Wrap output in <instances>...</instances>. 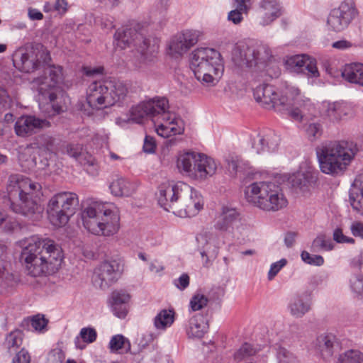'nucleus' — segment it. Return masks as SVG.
Here are the masks:
<instances>
[{
    "label": "nucleus",
    "mask_w": 363,
    "mask_h": 363,
    "mask_svg": "<svg viewBox=\"0 0 363 363\" xmlns=\"http://www.w3.org/2000/svg\"><path fill=\"white\" fill-rule=\"evenodd\" d=\"M62 259L61 247L50 239L38 235L24 238L26 271L31 277L55 273Z\"/></svg>",
    "instance_id": "f257e3e1"
},
{
    "label": "nucleus",
    "mask_w": 363,
    "mask_h": 363,
    "mask_svg": "<svg viewBox=\"0 0 363 363\" xmlns=\"http://www.w3.org/2000/svg\"><path fill=\"white\" fill-rule=\"evenodd\" d=\"M253 95L264 108L274 109L297 121L302 120L305 109L311 104L310 100L304 99L295 87L286 88L281 93L274 86L263 84L254 89Z\"/></svg>",
    "instance_id": "f03ea898"
},
{
    "label": "nucleus",
    "mask_w": 363,
    "mask_h": 363,
    "mask_svg": "<svg viewBox=\"0 0 363 363\" xmlns=\"http://www.w3.org/2000/svg\"><path fill=\"white\" fill-rule=\"evenodd\" d=\"M158 203L165 211L179 217H192L203 209L201 193L183 182L163 184L160 186Z\"/></svg>",
    "instance_id": "7ed1b4c3"
},
{
    "label": "nucleus",
    "mask_w": 363,
    "mask_h": 363,
    "mask_svg": "<svg viewBox=\"0 0 363 363\" xmlns=\"http://www.w3.org/2000/svg\"><path fill=\"white\" fill-rule=\"evenodd\" d=\"M168 100L165 98L152 99L133 106L130 111V121L142 123L147 118H157L156 131L163 138L181 135L184 133V122L174 113L167 111Z\"/></svg>",
    "instance_id": "20e7f679"
},
{
    "label": "nucleus",
    "mask_w": 363,
    "mask_h": 363,
    "mask_svg": "<svg viewBox=\"0 0 363 363\" xmlns=\"http://www.w3.org/2000/svg\"><path fill=\"white\" fill-rule=\"evenodd\" d=\"M358 151L357 144L351 141H333L323 144L316 149L320 170L327 174H342Z\"/></svg>",
    "instance_id": "39448f33"
},
{
    "label": "nucleus",
    "mask_w": 363,
    "mask_h": 363,
    "mask_svg": "<svg viewBox=\"0 0 363 363\" xmlns=\"http://www.w3.org/2000/svg\"><path fill=\"white\" fill-rule=\"evenodd\" d=\"M83 225L96 235L111 236L120 228V216L116 207L99 201H91L82 212Z\"/></svg>",
    "instance_id": "423d86ee"
},
{
    "label": "nucleus",
    "mask_w": 363,
    "mask_h": 363,
    "mask_svg": "<svg viewBox=\"0 0 363 363\" xmlns=\"http://www.w3.org/2000/svg\"><path fill=\"white\" fill-rule=\"evenodd\" d=\"M272 58L268 45L255 41L237 45L232 53V59L238 66L257 67L264 69L271 77H277L280 74V69L272 62Z\"/></svg>",
    "instance_id": "0eeeda50"
},
{
    "label": "nucleus",
    "mask_w": 363,
    "mask_h": 363,
    "mask_svg": "<svg viewBox=\"0 0 363 363\" xmlns=\"http://www.w3.org/2000/svg\"><path fill=\"white\" fill-rule=\"evenodd\" d=\"M190 68L196 79L205 86L216 85L224 71L220 52L210 48H199L191 53Z\"/></svg>",
    "instance_id": "6e6552de"
},
{
    "label": "nucleus",
    "mask_w": 363,
    "mask_h": 363,
    "mask_svg": "<svg viewBox=\"0 0 363 363\" xmlns=\"http://www.w3.org/2000/svg\"><path fill=\"white\" fill-rule=\"evenodd\" d=\"M246 201L266 211H277L285 208L288 201L279 185L272 182H256L244 190Z\"/></svg>",
    "instance_id": "1a4fd4ad"
},
{
    "label": "nucleus",
    "mask_w": 363,
    "mask_h": 363,
    "mask_svg": "<svg viewBox=\"0 0 363 363\" xmlns=\"http://www.w3.org/2000/svg\"><path fill=\"white\" fill-rule=\"evenodd\" d=\"M43 76L35 78L31 82V89L38 92L37 96L39 108L43 110L45 106L52 108L54 113L62 112V107L57 101L60 92L59 84L62 79L61 67L46 66Z\"/></svg>",
    "instance_id": "9d476101"
},
{
    "label": "nucleus",
    "mask_w": 363,
    "mask_h": 363,
    "mask_svg": "<svg viewBox=\"0 0 363 363\" xmlns=\"http://www.w3.org/2000/svg\"><path fill=\"white\" fill-rule=\"evenodd\" d=\"M128 93L126 86L121 82H94L86 91V101L90 107L102 109L124 99Z\"/></svg>",
    "instance_id": "9b49d317"
},
{
    "label": "nucleus",
    "mask_w": 363,
    "mask_h": 363,
    "mask_svg": "<svg viewBox=\"0 0 363 363\" xmlns=\"http://www.w3.org/2000/svg\"><path fill=\"white\" fill-rule=\"evenodd\" d=\"M177 166L182 174L199 181L213 176L218 168L214 159L196 152L180 154L177 158Z\"/></svg>",
    "instance_id": "f8f14e48"
},
{
    "label": "nucleus",
    "mask_w": 363,
    "mask_h": 363,
    "mask_svg": "<svg viewBox=\"0 0 363 363\" xmlns=\"http://www.w3.org/2000/svg\"><path fill=\"white\" fill-rule=\"evenodd\" d=\"M114 43L121 49L130 45L135 47L144 63L152 62L159 48L156 39L147 38L142 32L132 28L118 29L114 35Z\"/></svg>",
    "instance_id": "ddd939ff"
},
{
    "label": "nucleus",
    "mask_w": 363,
    "mask_h": 363,
    "mask_svg": "<svg viewBox=\"0 0 363 363\" xmlns=\"http://www.w3.org/2000/svg\"><path fill=\"white\" fill-rule=\"evenodd\" d=\"M78 205L79 199L75 193L62 191L56 194L50 199L47 208L50 221L56 227L65 225L75 213Z\"/></svg>",
    "instance_id": "4468645a"
},
{
    "label": "nucleus",
    "mask_w": 363,
    "mask_h": 363,
    "mask_svg": "<svg viewBox=\"0 0 363 363\" xmlns=\"http://www.w3.org/2000/svg\"><path fill=\"white\" fill-rule=\"evenodd\" d=\"M24 219L33 223L40 219L43 208L38 203L41 196V185L24 177Z\"/></svg>",
    "instance_id": "2eb2a0df"
},
{
    "label": "nucleus",
    "mask_w": 363,
    "mask_h": 363,
    "mask_svg": "<svg viewBox=\"0 0 363 363\" xmlns=\"http://www.w3.org/2000/svg\"><path fill=\"white\" fill-rule=\"evenodd\" d=\"M357 16V10L354 2L347 0L330 11L327 23L331 30L340 32L347 28Z\"/></svg>",
    "instance_id": "dca6fc26"
},
{
    "label": "nucleus",
    "mask_w": 363,
    "mask_h": 363,
    "mask_svg": "<svg viewBox=\"0 0 363 363\" xmlns=\"http://www.w3.org/2000/svg\"><path fill=\"white\" fill-rule=\"evenodd\" d=\"M121 272L122 266L119 262L105 261L95 269L94 284L101 289H107L118 279Z\"/></svg>",
    "instance_id": "f3484780"
},
{
    "label": "nucleus",
    "mask_w": 363,
    "mask_h": 363,
    "mask_svg": "<svg viewBox=\"0 0 363 363\" xmlns=\"http://www.w3.org/2000/svg\"><path fill=\"white\" fill-rule=\"evenodd\" d=\"M24 51V72H30L50 60L49 52L40 43H28Z\"/></svg>",
    "instance_id": "a211bd4d"
},
{
    "label": "nucleus",
    "mask_w": 363,
    "mask_h": 363,
    "mask_svg": "<svg viewBox=\"0 0 363 363\" xmlns=\"http://www.w3.org/2000/svg\"><path fill=\"white\" fill-rule=\"evenodd\" d=\"M285 65L291 72L303 73L308 77L317 78L319 77L315 59L308 55H296L289 57L285 62Z\"/></svg>",
    "instance_id": "6ab92c4d"
},
{
    "label": "nucleus",
    "mask_w": 363,
    "mask_h": 363,
    "mask_svg": "<svg viewBox=\"0 0 363 363\" xmlns=\"http://www.w3.org/2000/svg\"><path fill=\"white\" fill-rule=\"evenodd\" d=\"M240 223V214L235 208L223 206L214 226L220 231L233 234Z\"/></svg>",
    "instance_id": "aec40b11"
},
{
    "label": "nucleus",
    "mask_w": 363,
    "mask_h": 363,
    "mask_svg": "<svg viewBox=\"0 0 363 363\" xmlns=\"http://www.w3.org/2000/svg\"><path fill=\"white\" fill-rule=\"evenodd\" d=\"M8 198L11 209L16 213H23V176L11 175L7 186Z\"/></svg>",
    "instance_id": "412c9836"
},
{
    "label": "nucleus",
    "mask_w": 363,
    "mask_h": 363,
    "mask_svg": "<svg viewBox=\"0 0 363 363\" xmlns=\"http://www.w3.org/2000/svg\"><path fill=\"white\" fill-rule=\"evenodd\" d=\"M315 348L323 359H328L341 350L342 345L334 334L323 333L317 337Z\"/></svg>",
    "instance_id": "4be33fe9"
},
{
    "label": "nucleus",
    "mask_w": 363,
    "mask_h": 363,
    "mask_svg": "<svg viewBox=\"0 0 363 363\" xmlns=\"http://www.w3.org/2000/svg\"><path fill=\"white\" fill-rule=\"evenodd\" d=\"M259 23L262 26L270 25L282 14V6L279 0H261L259 3Z\"/></svg>",
    "instance_id": "5701e85b"
},
{
    "label": "nucleus",
    "mask_w": 363,
    "mask_h": 363,
    "mask_svg": "<svg viewBox=\"0 0 363 363\" xmlns=\"http://www.w3.org/2000/svg\"><path fill=\"white\" fill-rule=\"evenodd\" d=\"M36 143L27 145L24 149V155L30 154V160H26L28 165L31 167L36 164L35 153H38L40 150L45 151L46 153L51 154L55 150V139L49 135H41L36 139Z\"/></svg>",
    "instance_id": "b1692460"
},
{
    "label": "nucleus",
    "mask_w": 363,
    "mask_h": 363,
    "mask_svg": "<svg viewBox=\"0 0 363 363\" xmlns=\"http://www.w3.org/2000/svg\"><path fill=\"white\" fill-rule=\"evenodd\" d=\"M279 143V136L273 131H269L254 138L252 147L257 154L273 152L277 150Z\"/></svg>",
    "instance_id": "393cba45"
},
{
    "label": "nucleus",
    "mask_w": 363,
    "mask_h": 363,
    "mask_svg": "<svg viewBox=\"0 0 363 363\" xmlns=\"http://www.w3.org/2000/svg\"><path fill=\"white\" fill-rule=\"evenodd\" d=\"M130 295L124 291H114L111 294L110 304L113 314L119 318H124L128 313Z\"/></svg>",
    "instance_id": "a878e982"
},
{
    "label": "nucleus",
    "mask_w": 363,
    "mask_h": 363,
    "mask_svg": "<svg viewBox=\"0 0 363 363\" xmlns=\"http://www.w3.org/2000/svg\"><path fill=\"white\" fill-rule=\"evenodd\" d=\"M23 332L16 330H14L6 337V345L8 352L11 355H14L11 363H21V359L23 357Z\"/></svg>",
    "instance_id": "bb28decb"
},
{
    "label": "nucleus",
    "mask_w": 363,
    "mask_h": 363,
    "mask_svg": "<svg viewBox=\"0 0 363 363\" xmlns=\"http://www.w3.org/2000/svg\"><path fill=\"white\" fill-rule=\"evenodd\" d=\"M350 201L352 208L363 215V173L354 181L350 190Z\"/></svg>",
    "instance_id": "cd10ccee"
},
{
    "label": "nucleus",
    "mask_w": 363,
    "mask_h": 363,
    "mask_svg": "<svg viewBox=\"0 0 363 363\" xmlns=\"http://www.w3.org/2000/svg\"><path fill=\"white\" fill-rule=\"evenodd\" d=\"M109 189L114 196L128 197L135 192L136 185L123 177H117L110 183Z\"/></svg>",
    "instance_id": "c85d7f7f"
},
{
    "label": "nucleus",
    "mask_w": 363,
    "mask_h": 363,
    "mask_svg": "<svg viewBox=\"0 0 363 363\" xmlns=\"http://www.w3.org/2000/svg\"><path fill=\"white\" fill-rule=\"evenodd\" d=\"M288 310L293 317L301 318L311 310L310 301L306 295H296L290 300Z\"/></svg>",
    "instance_id": "c756f323"
},
{
    "label": "nucleus",
    "mask_w": 363,
    "mask_h": 363,
    "mask_svg": "<svg viewBox=\"0 0 363 363\" xmlns=\"http://www.w3.org/2000/svg\"><path fill=\"white\" fill-rule=\"evenodd\" d=\"M344 79L363 86V64L354 62L345 65L341 71Z\"/></svg>",
    "instance_id": "7c9ffc66"
},
{
    "label": "nucleus",
    "mask_w": 363,
    "mask_h": 363,
    "mask_svg": "<svg viewBox=\"0 0 363 363\" xmlns=\"http://www.w3.org/2000/svg\"><path fill=\"white\" fill-rule=\"evenodd\" d=\"M346 109V106L343 103L323 102L321 113L323 116L335 122L340 121L344 116L347 114Z\"/></svg>",
    "instance_id": "2f4dec72"
},
{
    "label": "nucleus",
    "mask_w": 363,
    "mask_h": 363,
    "mask_svg": "<svg viewBox=\"0 0 363 363\" xmlns=\"http://www.w3.org/2000/svg\"><path fill=\"white\" fill-rule=\"evenodd\" d=\"M199 245H202L201 255L202 257H206V263L208 262L209 257H216L218 254V246L215 238L212 234H203L196 238Z\"/></svg>",
    "instance_id": "473e14b6"
},
{
    "label": "nucleus",
    "mask_w": 363,
    "mask_h": 363,
    "mask_svg": "<svg viewBox=\"0 0 363 363\" xmlns=\"http://www.w3.org/2000/svg\"><path fill=\"white\" fill-rule=\"evenodd\" d=\"M50 126V122L46 119L31 115L24 116V133L32 134Z\"/></svg>",
    "instance_id": "72a5a7b5"
},
{
    "label": "nucleus",
    "mask_w": 363,
    "mask_h": 363,
    "mask_svg": "<svg viewBox=\"0 0 363 363\" xmlns=\"http://www.w3.org/2000/svg\"><path fill=\"white\" fill-rule=\"evenodd\" d=\"M207 328V323L203 317L196 315L189 320L187 334L189 337L201 338L206 333Z\"/></svg>",
    "instance_id": "f704fd0d"
},
{
    "label": "nucleus",
    "mask_w": 363,
    "mask_h": 363,
    "mask_svg": "<svg viewBox=\"0 0 363 363\" xmlns=\"http://www.w3.org/2000/svg\"><path fill=\"white\" fill-rule=\"evenodd\" d=\"M24 321L26 322L28 327H31L33 332L38 334H45L49 330V320L43 314L38 313L28 316L24 319Z\"/></svg>",
    "instance_id": "c9c22d12"
},
{
    "label": "nucleus",
    "mask_w": 363,
    "mask_h": 363,
    "mask_svg": "<svg viewBox=\"0 0 363 363\" xmlns=\"http://www.w3.org/2000/svg\"><path fill=\"white\" fill-rule=\"evenodd\" d=\"M174 320V311L173 310L163 309L155 317L154 325L157 329L165 330L172 325Z\"/></svg>",
    "instance_id": "e433bc0d"
},
{
    "label": "nucleus",
    "mask_w": 363,
    "mask_h": 363,
    "mask_svg": "<svg viewBox=\"0 0 363 363\" xmlns=\"http://www.w3.org/2000/svg\"><path fill=\"white\" fill-rule=\"evenodd\" d=\"M109 349L113 353H127L130 351V342L123 335H116L109 342Z\"/></svg>",
    "instance_id": "4c0bfd02"
},
{
    "label": "nucleus",
    "mask_w": 363,
    "mask_h": 363,
    "mask_svg": "<svg viewBox=\"0 0 363 363\" xmlns=\"http://www.w3.org/2000/svg\"><path fill=\"white\" fill-rule=\"evenodd\" d=\"M337 363H363V352L355 349L347 350L339 354Z\"/></svg>",
    "instance_id": "58836bf2"
},
{
    "label": "nucleus",
    "mask_w": 363,
    "mask_h": 363,
    "mask_svg": "<svg viewBox=\"0 0 363 363\" xmlns=\"http://www.w3.org/2000/svg\"><path fill=\"white\" fill-rule=\"evenodd\" d=\"M96 332L95 329L91 328H83L80 333L79 336H77L74 340L75 345L77 348L82 350L85 347L84 343H81V339L84 342L91 343L96 339Z\"/></svg>",
    "instance_id": "ea45409f"
},
{
    "label": "nucleus",
    "mask_w": 363,
    "mask_h": 363,
    "mask_svg": "<svg viewBox=\"0 0 363 363\" xmlns=\"http://www.w3.org/2000/svg\"><path fill=\"white\" fill-rule=\"evenodd\" d=\"M226 168L231 177H236L239 174L244 173L245 164L238 157L230 156L226 158Z\"/></svg>",
    "instance_id": "a19ab883"
},
{
    "label": "nucleus",
    "mask_w": 363,
    "mask_h": 363,
    "mask_svg": "<svg viewBox=\"0 0 363 363\" xmlns=\"http://www.w3.org/2000/svg\"><path fill=\"white\" fill-rule=\"evenodd\" d=\"M313 252L330 251L334 248V244L330 238L325 235L317 236L313 241L311 245Z\"/></svg>",
    "instance_id": "79ce46f5"
},
{
    "label": "nucleus",
    "mask_w": 363,
    "mask_h": 363,
    "mask_svg": "<svg viewBox=\"0 0 363 363\" xmlns=\"http://www.w3.org/2000/svg\"><path fill=\"white\" fill-rule=\"evenodd\" d=\"M170 54L172 55H182L189 50L187 45L179 39L178 35L174 37L169 45Z\"/></svg>",
    "instance_id": "37998d69"
},
{
    "label": "nucleus",
    "mask_w": 363,
    "mask_h": 363,
    "mask_svg": "<svg viewBox=\"0 0 363 363\" xmlns=\"http://www.w3.org/2000/svg\"><path fill=\"white\" fill-rule=\"evenodd\" d=\"M257 350L252 345L249 343H244L235 354L234 357L237 361H242L248 358L257 353Z\"/></svg>",
    "instance_id": "c03bdc74"
},
{
    "label": "nucleus",
    "mask_w": 363,
    "mask_h": 363,
    "mask_svg": "<svg viewBox=\"0 0 363 363\" xmlns=\"http://www.w3.org/2000/svg\"><path fill=\"white\" fill-rule=\"evenodd\" d=\"M208 302V299L205 295L196 293L191 298L189 306L193 311H196L204 308Z\"/></svg>",
    "instance_id": "a18cd8bd"
},
{
    "label": "nucleus",
    "mask_w": 363,
    "mask_h": 363,
    "mask_svg": "<svg viewBox=\"0 0 363 363\" xmlns=\"http://www.w3.org/2000/svg\"><path fill=\"white\" fill-rule=\"evenodd\" d=\"M289 181L294 188L300 190H303L309 182L308 177L302 172H298L292 175Z\"/></svg>",
    "instance_id": "49530a36"
},
{
    "label": "nucleus",
    "mask_w": 363,
    "mask_h": 363,
    "mask_svg": "<svg viewBox=\"0 0 363 363\" xmlns=\"http://www.w3.org/2000/svg\"><path fill=\"white\" fill-rule=\"evenodd\" d=\"M301 259L306 264L313 266H322L324 264V259L318 255H311L307 251H303L301 254Z\"/></svg>",
    "instance_id": "de8ad7c7"
},
{
    "label": "nucleus",
    "mask_w": 363,
    "mask_h": 363,
    "mask_svg": "<svg viewBox=\"0 0 363 363\" xmlns=\"http://www.w3.org/2000/svg\"><path fill=\"white\" fill-rule=\"evenodd\" d=\"M178 36L179 39H182L183 43L187 45L189 50L198 42L199 35L196 31L186 30Z\"/></svg>",
    "instance_id": "09e8293b"
},
{
    "label": "nucleus",
    "mask_w": 363,
    "mask_h": 363,
    "mask_svg": "<svg viewBox=\"0 0 363 363\" xmlns=\"http://www.w3.org/2000/svg\"><path fill=\"white\" fill-rule=\"evenodd\" d=\"M15 118H17V121L15 123L14 129L16 135L18 136L23 135V116H15L12 113H6L4 116V122L6 123H11L14 121Z\"/></svg>",
    "instance_id": "8fccbe9b"
},
{
    "label": "nucleus",
    "mask_w": 363,
    "mask_h": 363,
    "mask_svg": "<svg viewBox=\"0 0 363 363\" xmlns=\"http://www.w3.org/2000/svg\"><path fill=\"white\" fill-rule=\"evenodd\" d=\"M275 350H277V358L279 363H291L294 360V354L286 348L277 346Z\"/></svg>",
    "instance_id": "3c124183"
},
{
    "label": "nucleus",
    "mask_w": 363,
    "mask_h": 363,
    "mask_svg": "<svg viewBox=\"0 0 363 363\" xmlns=\"http://www.w3.org/2000/svg\"><path fill=\"white\" fill-rule=\"evenodd\" d=\"M306 133L310 140H315L322 135L321 125L318 123H310L306 128Z\"/></svg>",
    "instance_id": "603ef678"
},
{
    "label": "nucleus",
    "mask_w": 363,
    "mask_h": 363,
    "mask_svg": "<svg viewBox=\"0 0 363 363\" xmlns=\"http://www.w3.org/2000/svg\"><path fill=\"white\" fill-rule=\"evenodd\" d=\"M350 287L357 294H363V279L361 274H352L350 279Z\"/></svg>",
    "instance_id": "864d4df0"
},
{
    "label": "nucleus",
    "mask_w": 363,
    "mask_h": 363,
    "mask_svg": "<svg viewBox=\"0 0 363 363\" xmlns=\"http://www.w3.org/2000/svg\"><path fill=\"white\" fill-rule=\"evenodd\" d=\"M82 147L79 144H69L66 147V152L70 157L76 159L80 163L85 157L82 153Z\"/></svg>",
    "instance_id": "5fc2aeb1"
},
{
    "label": "nucleus",
    "mask_w": 363,
    "mask_h": 363,
    "mask_svg": "<svg viewBox=\"0 0 363 363\" xmlns=\"http://www.w3.org/2000/svg\"><path fill=\"white\" fill-rule=\"evenodd\" d=\"M65 359V352L59 347L52 350L48 355V361L49 363H62Z\"/></svg>",
    "instance_id": "6e6d98bb"
},
{
    "label": "nucleus",
    "mask_w": 363,
    "mask_h": 363,
    "mask_svg": "<svg viewBox=\"0 0 363 363\" xmlns=\"http://www.w3.org/2000/svg\"><path fill=\"white\" fill-rule=\"evenodd\" d=\"M85 168L86 171L91 174L96 175L98 173L99 167L94 158L91 157H89L86 158V157L82 160V163H81Z\"/></svg>",
    "instance_id": "4d7b16f0"
},
{
    "label": "nucleus",
    "mask_w": 363,
    "mask_h": 363,
    "mask_svg": "<svg viewBox=\"0 0 363 363\" xmlns=\"http://www.w3.org/2000/svg\"><path fill=\"white\" fill-rule=\"evenodd\" d=\"M286 263V259H281L278 262L272 263L268 272V279L272 280Z\"/></svg>",
    "instance_id": "13d9d810"
},
{
    "label": "nucleus",
    "mask_w": 363,
    "mask_h": 363,
    "mask_svg": "<svg viewBox=\"0 0 363 363\" xmlns=\"http://www.w3.org/2000/svg\"><path fill=\"white\" fill-rule=\"evenodd\" d=\"M243 13H245L243 11H241L239 8L236 7L228 13V20L235 25L240 24L243 21Z\"/></svg>",
    "instance_id": "bf43d9fd"
},
{
    "label": "nucleus",
    "mask_w": 363,
    "mask_h": 363,
    "mask_svg": "<svg viewBox=\"0 0 363 363\" xmlns=\"http://www.w3.org/2000/svg\"><path fill=\"white\" fill-rule=\"evenodd\" d=\"M333 240L338 243H354V240L352 238L345 236L340 228L334 230Z\"/></svg>",
    "instance_id": "052dcab7"
},
{
    "label": "nucleus",
    "mask_w": 363,
    "mask_h": 363,
    "mask_svg": "<svg viewBox=\"0 0 363 363\" xmlns=\"http://www.w3.org/2000/svg\"><path fill=\"white\" fill-rule=\"evenodd\" d=\"M189 277L187 274H182L178 279L174 280V285L181 291L186 289L189 285Z\"/></svg>",
    "instance_id": "680f3d73"
},
{
    "label": "nucleus",
    "mask_w": 363,
    "mask_h": 363,
    "mask_svg": "<svg viewBox=\"0 0 363 363\" xmlns=\"http://www.w3.org/2000/svg\"><path fill=\"white\" fill-rule=\"evenodd\" d=\"M68 7L69 6L67 0H56L53 5L54 11L61 16H63L67 13Z\"/></svg>",
    "instance_id": "e2e57ef3"
},
{
    "label": "nucleus",
    "mask_w": 363,
    "mask_h": 363,
    "mask_svg": "<svg viewBox=\"0 0 363 363\" xmlns=\"http://www.w3.org/2000/svg\"><path fill=\"white\" fill-rule=\"evenodd\" d=\"M156 148L155 141L153 137L146 135L144 140L143 150L146 153L155 152Z\"/></svg>",
    "instance_id": "0e129e2a"
},
{
    "label": "nucleus",
    "mask_w": 363,
    "mask_h": 363,
    "mask_svg": "<svg viewBox=\"0 0 363 363\" xmlns=\"http://www.w3.org/2000/svg\"><path fill=\"white\" fill-rule=\"evenodd\" d=\"M155 338V335L152 333H146L142 335L138 342V345L141 348H145L151 343Z\"/></svg>",
    "instance_id": "69168bd1"
},
{
    "label": "nucleus",
    "mask_w": 363,
    "mask_h": 363,
    "mask_svg": "<svg viewBox=\"0 0 363 363\" xmlns=\"http://www.w3.org/2000/svg\"><path fill=\"white\" fill-rule=\"evenodd\" d=\"M352 235L363 239V223L361 222H354L350 226Z\"/></svg>",
    "instance_id": "338daca9"
},
{
    "label": "nucleus",
    "mask_w": 363,
    "mask_h": 363,
    "mask_svg": "<svg viewBox=\"0 0 363 363\" xmlns=\"http://www.w3.org/2000/svg\"><path fill=\"white\" fill-rule=\"evenodd\" d=\"M28 16L31 21H40L43 18V14L38 9L34 8H28Z\"/></svg>",
    "instance_id": "774afa93"
}]
</instances>
